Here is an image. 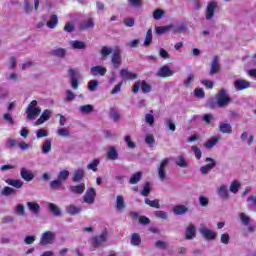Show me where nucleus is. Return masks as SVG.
Wrapping results in <instances>:
<instances>
[{"mask_svg": "<svg viewBox=\"0 0 256 256\" xmlns=\"http://www.w3.org/2000/svg\"><path fill=\"white\" fill-rule=\"evenodd\" d=\"M229 103H231V96L227 94V90L221 89L218 91L216 95V102H214L213 100H210L208 102V105L209 107H211V109H215L217 105L218 107H227Z\"/></svg>", "mask_w": 256, "mask_h": 256, "instance_id": "obj_1", "label": "nucleus"}, {"mask_svg": "<svg viewBox=\"0 0 256 256\" xmlns=\"http://www.w3.org/2000/svg\"><path fill=\"white\" fill-rule=\"evenodd\" d=\"M215 9H217V1H209L206 7V21H211L215 17Z\"/></svg>", "mask_w": 256, "mask_h": 256, "instance_id": "obj_2", "label": "nucleus"}, {"mask_svg": "<svg viewBox=\"0 0 256 256\" xmlns=\"http://www.w3.org/2000/svg\"><path fill=\"white\" fill-rule=\"evenodd\" d=\"M199 231L202 237L206 239V241H215V239H217V232L211 229H208L206 227H201Z\"/></svg>", "mask_w": 256, "mask_h": 256, "instance_id": "obj_3", "label": "nucleus"}, {"mask_svg": "<svg viewBox=\"0 0 256 256\" xmlns=\"http://www.w3.org/2000/svg\"><path fill=\"white\" fill-rule=\"evenodd\" d=\"M95 197H97L95 188H89L83 196V201L88 205H93L95 203Z\"/></svg>", "mask_w": 256, "mask_h": 256, "instance_id": "obj_4", "label": "nucleus"}, {"mask_svg": "<svg viewBox=\"0 0 256 256\" xmlns=\"http://www.w3.org/2000/svg\"><path fill=\"white\" fill-rule=\"evenodd\" d=\"M111 61L114 69H119V67H121V63H123V58H121V50L115 49L113 51Z\"/></svg>", "mask_w": 256, "mask_h": 256, "instance_id": "obj_5", "label": "nucleus"}, {"mask_svg": "<svg viewBox=\"0 0 256 256\" xmlns=\"http://www.w3.org/2000/svg\"><path fill=\"white\" fill-rule=\"evenodd\" d=\"M55 241V233L51 231H46L42 234V237L40 239L41 245H51Z\"/></svg>", "mask_w": 256, "mask_h": 256, "instance_id": "obj_6", "label": "nucleus"}, {"mask_svg": "<svg viewBox=\"0 0 256 256\" xmlns=\"http://www.w3.org/2000/svg\"><path fill=\"white\" fill-rule=\"evenodd\" d=\"M205 161H206V163H209V164H206V165L200 167V171H201L202 175H207V173H209V171H211L217 165V163L215 162V160L213 158L207 157L205 159Z\"/></svg>", "mask_w": 256, "mask_h": 256, "instance_id": "obj_7", "label": "nucleus"}, {"mask_svg": "<svg viewBox=\"0 0 256 256\" xmlns=\"http://www.w3.org/2000/svg\"><path fill=\"white\" fill-rule=\"evenodd\" d=\"M174 74L175 72H173V70H171V68H169L167 65L162 66L156 73L157 77H162L163 79L173 77Z\"/></svg>", "mask_w": 256, "mask_h": 256, "instance_id": "obj_8", "label": "nucleus"}, {"mask_svg": "<svg viewBox=\"0 0 256 256\" xmlns=\"http://www.w3.org/2000/svg\"><path fill=\"white\" fill-rule=\"evenodd\" d=\"M168 165H169V159L166 158L161 161L160 166L158 168V177L162 181H165V179L167 178V173L165 172V167H167Z\"/></svg>", "mask_w": 256, "mask_h": 256, "instance_id": "obj_9", "label": "nucleus"}, {"mask_svg": "<svg viewBox=\"0 0 256 256\" xmlns=\"http://www.w3.org/2000/svg\"><path fill=\"white\" fill-rule=\"evenodd\" d=\"M90 73L91 75H93V77H97V76L104 77V75L107 73V68L101 65L93 66L90 69Z\"/></svg>", "mask_w": 256, "mask_h": 256, "instance_id": "obj_10", "label": "nucleus"}, {"mask_svg": "<svg viewBox=\"0 0 256 256\" xmlns=\"http://www.w3.org/2000/svg\"><path fill=\"white\" fill-rule=\"evenodd\" d=\"M234 87H236L237 91H243V89H249L251 87V82L244 79H237L234 82Z\"/></svg>", "mask_w": 256, "mask_h": 256, "instance_id": "obj_11", "label": "nucleus"}, {"mask_svg": "<svg viewBox=\"0 0 256 256\" xmlns=\"http://www.w3.org/2000/svg\"><path fill=\"white\" fill-rule=\"evenodd\" d=\"M197 237V229L195 228V224H189L186 228L185 239L191 240Z\"/></svg>", "mask_w": 256, "mask_h": 256, "instance_id": "obj_12", "label": "nucleus"}, {"mask_svg": "<svg viewBox=\"0 0 256 256\" xmlns=\"http://www.w3.org/2000/svg\"><path fill=\"white\" fill-rule=\"evenodd\" d=\"M120 77H122V79H124V81H133V80L137 79V74L130 72L127 69H121Z\"/></svg>", "mask_w": 256, "mask_h": 256, "instance_id": "obj_13", "label": "nucleus"}, {"mask_svg": "<svg viewBox=\"0 0 256 256\" xmlns=\"http://www.w3.org/2000/svg\"><path fill=\"white\" fill-rule=\"evenodd\" d=\"M83 179H85V170L81 168L74 170L72 177L73 183H81Z\"/></svg>", "mask_w": 256, "mask_h": 256, "instance_id": "obj_14", "label": "nucleus"}, {"mask_svg": "<svg viewBox=\"0 0 256 256\" xmlns=\"http://www.w3.org/2000/svg\"><path fill=\"white\" fill-rule=\"evenodd\" d=\"M68 74L72 77L71 79V85H72V89H78L79 88V80L77 79V70L70 68L68 70Z\"/></svg>", "mask_w": 256, "mask_h": 256, "instance_id": "obj_15", "label": "nucleus"}, {"mask_svg": "<svg viewBox=\"0 0 256 256\" xmlns=\"http://www.w3.org/2000/svg\"><path fill=\"white\" fill-rule=\"evenodd\" d=\"M105 241H107V231L102 232L100 236H95L92 239V245L93 247H99V245H101V243H105Z\"/></svg>", "mask_w": 256, "mask_h": 256, "instance_id": "obj_16", "label": "nucleus"}, {"mask_svg": "<svg viewBox=\"0 0 256 256\" xmlns=\"http://www.w3.org/2000/svg\"><path fill=\"white\" fill-rule=\"evenodd\" d=\"M26 115L29 121H33L37 115H41V108H26Z\"/></svg>", "mask_w": 256, "mask_h": 256, "instance_id": "obj_17", "label": "nucleus"}, {"mask_svg": "<svg viewBox=\"0 0 256 256\" xmlns=\"http://www.w3.org/2000/svg\"><path fill=\"white\" fill-rule=\"evenodd\" d=\"M20 176L22 177V179H24V181H33V179H35V175L33 174V172H31V170H28L27 168L23 167L20 170Z\"/></svg>", "mask_w": 256, "mask_h": 256, "instance_id": "obj_18", "label": "nucleus"}, {"mask_svg": "<svg viewBox=\"0 0 256 256\" xmlns=\"http://www.w3.org/2000/svg\"><path fill=\"white\" fill-rule=\"evenodd\" d=\"M221 71V65H219V57L215 56L211 63L210 75H217Z\"/></svg>", "mask_w": 256, "mask_h": 256, "instance_id": "obj_19", "label": "nucleus"}, {"mask_svg": "<svg viewBox=\"0 0 256 256\" xmlns=\"http://www.w3.org/2000/svg\"><path fill=\"white\" fill-rule=\"evenodd\" d=\"M83 211V207L76 205H68L66 206V213L71 216L79 215Z\"/></svg>", "mask_w": 256, "mask_h": 256, "instance_id": "obj_20", "label": "nucleus"}, {"mask_svg": "<svg viewBox=\"0 0 256 256\" xmlns=\"http://www.w3.org/2000/svg\"><path fill=\"white\" fill-rule=\"evenodd\" d=\"M95 27V22L93 18H89L80 23L79 28L81 31H87V29H93Z\"/></svg>", "mask_w": 256, "mask_h": 256, "instance_id": "obj_21", "label": "nucleus"}, {"mask_svg": "<svg viewBox=\"0 0 256 256\" xmlns=\"http://www.w3.org/2000/svg\"><path fill=\"white\" fill-rule=\"evenodd\" d=\"M70 191L74 195H83V193H85V183H80L78 185H71Z\"/></svg>", "mask_w": 256, "mask_h": 256, "instance_id": "obj_22", "label": "nucleus"}, {"mask_svg": "<svg viewBox=\"0 0 256 256\" xmlns=\"http://www.w3.org/2000/svg\"><path fill=\"white\" fill-rule=\"evenodd\" d=\"M49 119H51V110L46 109L43 111L40 118L36 120V125H43V123H45V121H49Z\"/></svg>", "mask_w": 256, "mask_h": 256, "instance_id": "obj_23", "label": "nucleus"}, {"mask_svg": "<svg viewBox=\"0 0 256 256\" xmlns=\"http://www.w3.org/2000/svg\"><path fill=\"white\" fill-rule=\"evenodd\" d=\"M107 158L110 159V161H115L119 159V153L117 152V149L114 146L108 148Z\"/></svg>", "mask_w": 256, "mask_h": 256, "instance_id": "obj_24", "label": "nucleus"}, {"mask_svg": "<svg viewBox=\"0 0 256 256\" xmlns=\"http://www.w3.org/2000/svg\"><path fill=\"white\" fill-rule=\"evenodd\" d=\"M219 131L221 133H226L228 135H231V133H233V128H231V124L221 122L220 125H219Z\"/></svg>", "mask_w": 256, "mask_h": 256, "instance_id": "obj_25", "label": "nucleus"}, {"mask_svg": "<svg viewBox=\"0 0 256 256\" xmlns=\"http://www.w3.org/2000/svg\"><path fill=\"white\" fill-rule=\"evenodd\" d=\"M48 209L55 217H61V208L54 203H49Z\"/></svg>", "mask_w": 256, "mask_h": 256, "instance_id": "obj_26", "label": "nucleus"}, {"mask_svg": "<svg viewBox=\"0 0 256 256\" xmlns=\"http://www.w3.org/2000/svg\"><path fill=\"white\" fill-rule=\"evenodd\" d=\"M173 211L176 215H185L189 211V208L185 205H176L173 208Z\"/></svg>", "mask_w": 256, "mask_h": 256, "instance_id": "obj_27", "label": "nucleus"}, {"mask_svg": "<svg viewBox=\"0 0 256 256\" xmlns=\"http://www.w3.org/2000/svg\"><path fill=\"white\" fill-rule=\"evenodd\" d=\"M57 23H59V18L57 17V14H52L50 20L47 22V27L49 29H55V27H57Z\"/></svg>", "mask_w": 256, "mask_h": 256, "instance_id": "obj_28", "label": "nucleus"}, {"mask_svg": "<svg viewBox=\"0 0 256 256\" xmlns=\"http://www.w3.org/2000/svg\"><path fill=\"white\" fill-rule=\"evenodd\" d=\"M130 243L134 247H139V245H141V235H139V233H133L131 235Z\"/></svg>", "mask_w": 256, "mask_h": 256, "instance_id": "obj_29", "label": "nucleus"}, {"mask_svg": "<svg viewBox=\"0 0 256 256\" xmlns=\"http://www.w3.org/2000/svg\"><path fill=\"white\" fill-rule=\"evenodd\" d=\"M144 203L146 205H149V207H153L154 209H161V204H159V199L150 200L149 198H145Z\"/></svg>", "mask_w": 256, "mask_h": 256, "instance_id": "obj_30", "label": "nucleus"}, {"mask_svg": "<svg viewBox=\"0 0 256 256\" xmlns=\"http://www.w3.org/2000/svg\"><path fill=\"white\" fill-rule=\"evenodd\" d=\"M153 43V30L150 28L146 32V37L144 40V47H149Z\"/></svg>", "mask_w": 256, "mask_h": 256, "instance_id": "obj_31", "label": "nucleus"}, {"mask_svg": "<svg viewBox=\"0 0 256 256\" xmlns=\"http://www.w3.org/2000/svg\"><path fill=\"white\" fill-rule=\"evenodd\" d=\"M141 177H143L142 172L134 173L129 180L130 185H137V183L141 181Z\"/></svg>", "mask_w": 256, "mask_h": 256, "instance_id": "obj_32", "label": "nucleus"}, {"mask_svg": "<svg viewBox=\"0 0 256 256\" xmlns=\"http://www.w3.org/2000/svg\"><path fill=\"white\" fill-rule=\"evenodd\" d=\"M6 183L11 185V187H15L16 189H21V187H23V181L18 179H7Z\"/></svg>", "mask_w": 256, "mask_h": 256, "instance_id": "obj_33", "label": "nucleus"}, {"mask_svg": "<svg viewBox=\"0 0 256 256\" xmlns=\"http://www.w3.org/2000/svg\"><path fill=\"white\" fill-rule=\"evenodd\" d=\"M218 195H220L222 199H229V190L227 189V186L221 185L218 189Z\"/></svg>", "mask_w": 256, "mask_h": 256, "instance_id": "obj_34", "label": "nucleus"}, {"mask_svg": "<svg viewBox=\"0 0 256 256\" xmlns=\"http://www.w3.org/2000/svg\"><path fill=\"white\" fill-rule=\"evenodd\" d=\"M116 209H118V211L125 209V200L121 195L116 196Z\"/></svg>", "mask_w": 256, "mask_h": 256, "instance_id": "obj_35", "label": "nucleus"}, {"mask_svg": "<svg viewBox=\"0 0 256 256\" xmlns=\"http://www.w3.org/2000/svg\"><path fill=\"white\" fill-rule=\"evenodd\" d=\"M67 51L63 48H57L52 50L51 55H53L54 57H59V58H63L65 57Z\"/></svg>", "mask_w": 256, "mask_h": 256, "instance_id": "obj_36", "label": "nucleus"}, {"mask_svg": "<svg viewBox=\"0 0 256 256\" xmlns=\"http://www.w3.org/2000/svg\"><path fill=\"white\" fill-rule=\"evenodd\" d=\"M163 17H165V10H163V9L154 10L153 19H155L156 21H159V20L163 19Z\"/></svg>", "mask_w": 256, "mask_h": 256, "instance_id": "obj_37", "label": "nucleus"}, {"mask_svg": "<svg viewBox=\"0 0 256 256\" xmlns=\"http://www.w3.org/2000/svg\"><path fill=\"white\" fill-rule=\"evenodd\" d=\"M239 189H241V183L237 182V180H233L230 185V192L236 194L239 192Z\"/></svg>", "mask_w": 256, "mask_h": 256, "instance_id": "obj_38", "label": "nucleus"}, {"mask_svg": "<svg viewBox=\"0 0 256 256\" xmlns=\"http://www.w3.org/2000/svg\"><path fill=\"white\" fill-rule=\"evenodd\" d=\"M217 143H219V139L213 138V139L207 140L204 143V147H206V149H213V147H215V145H217Z\"/></svg>", "mask_w": 256, "mask_h": 256, "instance_id": "obj_39", "label": "nucleus"}, {"mask_svg": "<svg viewBox=\"0 0 256 256\" xmlns=\"http://www.w3.org/2000/svg\"><path fill=\"white\" fill-rule=\"evenodd\" d=\"M28 207L32 213H39L41 211V206L36 202H28Z\"/></svg>", "mask_w": 256, "mask_h": 256, "instance_id": "obj_40", "label": "nucleus"}, {"mask_svg": "<svg viewBox=\"0 0 256 256\" xmlns=\"http://www.w3.org/2000/svg\"><path fill=\"white\" fill-rule=\"evenodd\" d=\"M171 30V26H156L155 31L157 35H163V33H167V31Z\"/></svg>", "mask_w": 256, "mask_h": 256, "instance_id": "obj_41", "label": "nucleus"}, {"mask_svg": "<svg viewBox=\"0 0 256 256\" xmlns=\"http://www.w3.org/2000/svg\"><path fill=\"white\" fill-rule=\"evenodd\" d=\"M140 87H141V91L142 93H151V86L149 85V83H147V81H142L141 84H140Z\"/></svg>", "mask_w": 256, "mask_h": 256, "instance_id": "obj_42", "label": "nucleus"}, {"mask_svg": "<svg viewBox=\"0 0 256 256\" xmlns=\"http://www.w3.org/2000/svg\"><path fill=\"white\" fill-rule=\"evenodd\" d=\"M149 193H151V183L146 182L143 190L141 191V195L143 197H149Z\"/></svg>", "mask_w": 256, "mask_h": 256, "instance_id": "obj_43", "label": "nucleus"}, {"mask_svg": "<svg viewBox=\"0 0 256 256\" xmlns=\"http://www.w3.org/2000/svg\"><path fill=\"white\" fill-rule=\"evenodd\" d=\"M72 47L73 49H86L87 46L85 45V42H81L79 40L72 41Z\"/></svg>", "mask_w": 256, "mask_h": 256, "instance_id": "obj_44", "label": "nucleus"}, {"mask_svg": "<svg viewBox=\"0 0 256 256\" xmlns=\"http://www.w3.org/2000/svg\"><path fill=\"white\" fill-rule=\"evenodd\" d=\"M58 179L63 182H65L67 179H69V170H62L58 174Z\"/></svg>", "mask_w": 256, "mask_h": 256, "instance_id": "obj_45", "label": "nucleus"}, {"mask_svg": "<svg viewBox=\"0 0 256 256\" xmlns=\"http://www.w3.org/2000/svg\"><path fill=\"white\" fill-rule=\"evenodd\" d=\"M52 145L51 140H46L42 146V153L47 154L51 151Z\"/></svg>", "mask_w": 256, "mask_h": 256, "instance_id": "obj_46", "label": "nucleus"}, {"mask_svg": "<svg viewBox=\"0 0 256 256\" xmlns=\"http://www.w3.org/2000/svg\"><path fill=\"white\" fill-rule=\"evenodd\" d=\"M63 31H65V33H73V31H75V24H73V22H66Z\"/></svg>", "mask_w": 256, "mask_h": 256, "instance_id": "obj_47", "label": "nucleus"}, {"mask_svg": "<svg viewBox=\"0 0 256 256\" xmlns=\"http://www.w3.org/2000/svg\"><path fill=\"white\" fill-rule=\"evenodd\" d=\"M110 117L113 119V121H119V119H121V115L115 108L110 109Z\"/></svg>", "mask_w": 256, "mask_h": 256, "instance_id": "obj_48", "label": "nucleus"}, {"mask_svg": "<svg viewBox=\"0 0 256 256\" xmlns=\"http://www.w3.org/2000/svg\"><path fill=\"white\" fill-rule=\"evenodd\" d=\"M100 53H101L102 57H109V55H111L113 53V49H111L107 46H103Z\"/></svg>", "mask_w": 256, "mask_h": 256, "instance_id": "obj_49", "label": "nucleus"}, {"mask_svg": "<svg viewBox=\"0 0 256 256\" xmlns=\"http://www.w3.org/2000/svg\"><path fill=\"white\" fill-rule=\"evenodd\" d=\"M97 167H99V159H94L90 164L87 165V169L91 171H97Z\"/></svg>", "mask_w": 256, "mask_h": 256, "instance_id": "obj_50", "label": "nucleus"}, {"mask_svg": "<svg viewBox=\"0 0 256 256\" xmlns=\"http://www.w3.org/2000/svg\"><path fill=\"white\" fill-rule=\"evenodd\" d=\"M2 195H5V197H9V195H13V193H15V189L5 186L2 191H1Z\"/></svg>", "mask_w": 256, "mask_h": 256, "instance_id": "obj_51", "label": "nucleus"}, {"mask_svg": "<svg viewBox=\"0 0 256 256\" xmlns=\"http://www.w3.org/2000/svg\"><path fill=\"white\" fill-rule=\"evenodd\" d=\"M62 185L63 182L59 180V178L50 182L51 189H59V187H62Z\"/></svg>", "mask_w": 256, "mask_h": 256, "instance_id": "obj_52", "label": "nucleus"}, {"mask_svg": "<svg viewBox=\"0 0 256 256\" xmlns=\"http://www.w3.org/2000/svg\"><path fill=\"white\" fill-rule=\"evenodd\" d=\"M80 111L81 113H86V114L92 113L93 105L91 104L83 105L80 107Z\"/></svg>", "mask_w": 256, "mask_h": 256, "instance_id": "obj_53", "label": "nucleus"}, {"mask_svg": "<svg viewBox=\"0 0 256 256\" xmlns=\"http://www.w3.org/2000/svg\"><path fill=\"white\" fill-rule=\"evenodd\" d=\"M193 81H195V75L193 73L188 75V79L184 81L186 87H193Z\"/></svg>", "mask_w": 256, "mask_h": 256, "instance_id": "obj_54", "label": "nucleus"}, {"mask_svg": "<svg viewBox=\"0 0 256 256\" xmlns=\"http://www.w3.org/2000/svg\"><path fill=\"white\" fill-rule=\"evenodd\" d=\"M49 133L45 129H38L36 131V137L37 139H43V137H48Z\"/></svg>", "mask_w": 256, "mask_h": 256, "instance_id": "obj_55", "label": "nucleus"}, {"mask_svg": "<svg viewBox=\"0 0 256 256\" xmlns=\"http://www.w3.org/2000/svg\"><path fill=\"white\" fill-rule=\"evenodd\" d=\"M131 7H136L137 9L143 7V0H128Z\"/></svg>", "mask_w": 256, "mask_h": 256, "instance_id": "obj_56", "label": "nucleus"}, {"mask_svg": "<svg viewBox=\"0 0 256 256\" xmlns=\"http://www.w3.org/2000/svg\"><path fill=\"white\" fill-rule=\"evenodd\" d=\"M194 95L197 99H204L205 98V91L202 88H196L194 90Z\"/></svg>", "mask_w": 256, "mask_h": 256, "instance_id": "obj_57", "label": "nucleus"}, {"mask_svg": "<svg viewBox=\"0 0 256 256\" xmlns=\"http://www.w3.org/2000/svg\"><path fill=\"white\" fill-rule=\"evenodd\" d=\"M98 85H99V81L98 80H90L88 82V89H89V91H95V89H97Z\"/></svg>", "mask_w": 256, "mask_h": 256, "instance_id": "obj_58", "label": "nucleus"}, {"mask_svg": "<svg viewBox=\"0 0 256 256\" xmlns=\"http://www.w3.org/2000/svg\"><path fill=\"white\" fill-rule=\"evenodd\" d=\"M169 246V244H167V242L163 241V240H158L155 243V247H157V249H167V247Z\"/></svg>", "mask_w": 256, "mask_h": 256, "instance_id": "obj_59", "label": "nucleus"}, {"mask_svg": "<svg viewBox=\"0 0 256 256\" xmlns=\"http://www.w3.org/2000/svg\"><path fill=\"white\" fill-rule=\"evenodd\" d=\"M57 135H59V137H69L71 135V132H69V130L65 128H60L59 130H57Z\"/></svg>", "mask_w": 256, "mask_h": 256, "instance_id": "obj_60", "label": "nucleus"}, {"mask_svg": "<svg viewBox=\"0 0 256 256\" xmlns=\"http://www.w3.org/2000/svg\"><path fill=\"white\" fill-rule=\"evenodd\" d=\"M124 139H125V141H126L127 146L129 147V149H135L136 144H135V142H133V141L131 140V136L126 135V136L124 137Z\"/></svg>", "mask_w": 256, "mask_h": 256, "instance_id": "obj_61", "label": "nucleus"}, {"mask_svg": "<svg viewBox=\"0 0 256 256\" xmlns=\"http://www.w3.org/2000/svg\"><path fill=\"white\" fill-rule=\"evenodd\" d=\"M191 149L194 152L196 159H201V155H202L201 149L196 145H193Z\"/></svg>", "mask_w": 256, "mask_h": 256, "instance_id": "obj_62", "label": "nucleus"}, {"mask_svg": "<svg viewBox=\"0 0 256 256\" xmlns=\"http://www.w3.org/2000/svg\"><path fill=\"white\" fill-rule=\"evenodd\" d=\"M202 85H204V87H206L207 89H213V87H215V82L211 81V80H202Z\"/></svg>", "mask_w": 256, "mask_h": 256, "instance_id": "obj_63", "label": "nucleus"}, {"mask_svg": "<svg viewBox=\"0 0 256 256\" xmlns=\"http://www.w3.org/2000/svg\"><path fill=\"white\" fill-rule=\"evenodd\" d=\"M124 25H126V27H133L135 25V18H131V17L124 18Z\"/></svg>", "mask_w": 256, "mask_h": 256, "instance_id": "obj_64", "label": "nucleus"}]
</instances>
